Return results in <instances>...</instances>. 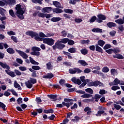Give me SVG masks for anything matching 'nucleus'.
<instances>
[{"mask_svg":"<svg viewBox=\"0 0 124 124\" xmlns=\"http://www.w3.org/2000/svg\"><path fill=\"white\" fill-rule=\"evenodd\" d=\"M71 80L73 82V83H74V84H77L78 85L82 84V82H81V80H80L79 78H76L75 77L72 78Z\"/></svg>","mask_w":124,"mask_h":124,"instance_id":"nucleus-11","label":"nucleus"},{"mask_svg":"<svg viewBox=\"0 0 124 124\" xmlns=\"http://www.w3.org/2000/svg\"><path fill=\"white\" fill-rule=\"evenodd\" d=\"M97 18L95 16H92L89 20L90 23H93L95 21H96Z\"/></svg>","mask_w":124,"mask_h":124,"instance_id":"nucleus-45","label":"nucleus"},{"mask_svg":"<svg viewBox=\"0 0 124 124\" xmlns=\"http://www.w3.org/2000/svg\"><path fill=\"white\" fill-rule=\"evenodd\" d=\"M64 102H67V103L73 102V101H74V100L72 99H69V98H64Z\"/></svg>","mask_w":124,"mask_h":124,"instance_id":"nucleus-55","label":"nucleus"},{"mask_svg":"<svg viewBox=\"0 0 124 124\" xmlns=\"http://www.w3.org/2000/svg\"><path fill=\"white\" fill-rule=\"evenodd\" d=\"M68 44L70 46L74 45V44H75V42L72 40L69 39V40L68 41Z\"/></svg>","mask_w":124,"mask_h":124,"instance_id":"nucleus-59","label":"nucleus"},{"mask_svg":"<svg viewBox=\"0 0 124 124\" xmlns=\"http://www.w3.org/2000/svg\"><path fill=\"white\" fill-rule=\"evenodd\" d=\"M113 82L114 83V85L115 86H118L120 83H121V80H119L118 78H116L113 81Z\"/></svg>","mask_w":124,"mask_h":124,"instance_id":"nucleus-44","label":"nucleus"},{"mask_svg":"<svg viewBox=\"0 0 124 124\" xmlns=\"http://www.w3.org/2000/svg\"><path fill=\"white\" fill-rule=\"evenodd\" d=\"M102 72H104V73L109 72V68H108L107 66L104 67L102 69Z\"/></svg>","mask_w":124,"mask_h":124,"instance_id":"nucleus-49","label":"nucleus"},{"mask_svg":"<svg viewBox=\"0 0 124 124\" xmlns=\"http://www.w3.org/2000/svg\"><path fill=\"white\" fill-rule=\"evenodd\" d=\"M23 6L22 5H20V4H17L16 7V15L17 16L19 19L20 20H24V10H23Z\"/></svg>","mask_w":124,"mask_h":124,"instance_id":"nucleus-2","label":"nucleus"},{"mask_svg":"<svg viewBox=\"0 0 124 124\" xmlns=\"http://www.w3.org/2000/svg\"><path fill=\"white\" fill-rule=\"evenodd\" d=\"M31 55L32 56H36V57H39L40 55V52L39 51H32L31 52Z\"/></svg>","mask_w":124,"mask_h":124,"instance_id":"nucleus-34","label":"nucleus"},{"mask_svg":"<svg viewBox=\"0 0 124 124\" xmlns=\"http://www.w3.org/2000/svg\"><path fill=\"white\" fill-rule=\"evenodd\" d=\"M38 16L41 18H44L45 17V14L43 13H39L38 14Z\"/></svg>","mask_w":124,"mask_h":124,"instance_id":"nucleus-63","label":"nucleus"},{"mask_svg":"<svg viewBox=\"0 0 124 124\" xmlns=\"http://www.w3.org/2000/svg\"><path fill=\"white\" fill-rule=\"evenodd\" d=\"M63 53L64 54V55H66V56H67L68 59H69L70 60H71V59H72L71 54H70L69 52H67L65 51H63Z\"/></svg>","mask_w":124,"mask_h":124,"instance_id":"nucleus-36","label":"nucleus"},{"mask_svg":"<svg viewBox=\"0 0 124 124\" xmlns=\"http://www.w3.org/2000/svg\"><path fill=\"white\" fill-rule=\"evenodd\" d=\"M31 1L33 3H39V4H42V2L40 1L39 0H31Z\"/></svg>","mask_w":124,"mask_h":124,"instance_id":"nucleus-56","label":"nucleus"},{"mask_svg":"<svg viewBox=\"0 0 124 124\" xmlns=\"http://www.w3.org/2000/svg\"><path fill=\"white\" fill-rule=\"evenodd\" d=\"M64 11L65 13H69V14H72L73 13V10L69 9H64Z\"/></svg>","mask_w":124,"mask_h":124,"instance_id":"nucleus-43","label":"nucleus"},{"mask_svg":"<svg viewBox=\"0 0 124 124\" xmlns=\"http://www.w3.org/2000/svg\"><path fill=\"white\" fill-rule=\"evenodd\" d=\"M5 72L8 74V75H9V76H11L12 78H14V77H16V75H15V73L14 72H12L10 71V69L9 70H5Z\"/></svg>","mask_w":124,"mask_h":124,"instance_id":"nucleus-13","label":"nucleus"},{"mask_svg":"<svg viewBox=\"0 0 124 124\" xmlns=\"http://www.w3.org/2000/svg\"><path fill=\"white\" fill-rule=\"evenodd\" d=\"M113 51L114 54H115L112 56L113 58H114V59H118V60H124V56H123V55L121 54H119V53L121 52V49H120V47H115L113 48Z\"/></svg>","mask_w":124,"mask_h":124,"instance_id":"nucleus-3","label":"nucleus"},{"mask_svg":"<svg viewBox=\"0 0 124 124\" xmlns=\"http://www.w3.org/2000/svg\"><path fill=\"white\" fill-rule=\"evenodd\" d=\"M0 65L4 69H7L6 70H9L10 69V67L9 65H7L6 63H3L0 61Z\"/></svg>","mask_w":124,"mask_h":124,"instance_id":"nucleus-12","label":"nucleus"},{"mask_svg":"<svg viewBox=\"0 0 124 124\" xmlns=\"http://www.w3.org/2000/svg\"><path fill=\"white\" fill-rule=\"evenodd\" d=\"M25 84L28 89H31L32 88V84L30 80L25 82Z\"/></svg>","mask_w":124,"mask_h":124,"instance_id":"nucleus-18","label":"nucleus"},{"mask_svg":"<svg viewBox=\"0 0 124 124\" xmlns=\"http://www.w3.org/2000/svg\"><path fill=\"white\" fill-rule=\"evenodd\" d=\"M26 35H29L31 36V38L34 37V39L36 41H43V43L45 44V40H46V38H42L41 37H39V35L35 31H27L26 32Z\"/></svg>","mask_w":124,"mask_h":124,"instance_id":"nucleus-1","label":"nucleus"},{"mask_svg":"<svg viewBox=\"0 0 124 124\" xmlns=\"http://www.w3.org/2000/svg\"><path fill=\"white\" fill-rule=\"evenodd\" d=\"M110 48H112V46L110 44H106L103 47L104 50H107V49H109Z\"/></svg>","mask_w":124,"mask_h":124,"instance_id":"nucleus-50","label":"nucleus"},{"mask_svg":"<svg viewBox=\"0 0 124 124\" xmlns=\"http://www.w3.org/2000/svg\"><path fill=\"white\" fill-rule=\"evenodd\" d=\"M53 10V8L51 7H46L42 8V12L43 13H50Z\"/></svg>","mask_w":124,"mask_h":124,"instance_id":"nucleus-9","label":"nucleus"},{"mask_svg":"<svg viewBox=\"0 0 124 124\" xmlns=\"http://www.w3.org/2000/svg\"><path fill=\"white\" fill-rule=\"evenodd\" d=\"M61 41L58 40L56 43L55 45L52 46V48L53 50H57V48L59 50H62L64 47H65V45L64 44H61Z\"/></svg>","mask_w":124,"mask_h":124,"instance_id":"nucleus-4","label":"nucleus"},{"mask_svg":"<svg viewBox=\"0 0 124 124\" xmlns=\"http://www.w3.org/2000/svg\"><path fill=\"white\" fill-rule=\"evenodd\" d=\"M6 51L7 52V53H8L9 54H15V50H14V49H13V48H11V47H9L8 48H7L6 49Z\"/></svg>","mask_w":124,"mask_h":124,"instance_id":"nucleus-29","label":"nucleus"},{"mask_svg":"<svg viewBox=\"0 0 124 124\" xmlns=\"http://www.w3.org/2000/svg\"><path fill=\"white\" fill-rule=\"evenodd\" d=\"M111 89L112 91H117V90H120V88L119 86H113Z\"/></svg>","mask_w":124,"mask_h":124,"instance_id":"nucleus-61","label":"nucleus"},{"mask_svg":"<svg viewBox=\"0 0 124 124\" xmlns=\"http://www.w3.org/2000/svg\"><path fill=\"white\" fill-rule=\"evenodd\" d=\"M105 44V41L102 40H99V41H98V45L101 46V47H103Z\"/></svg>","mask_w":124,"mask_h":124,"instance_id":"nucleus-32","label":"nucleus"},{"mask_svg":"<svg viewBox=\"0 0 124 124\" xmlns=\"http://www.w3.org/2000/svg\"><path fill=\"white\" fill-rule=\"evenodd\" d=\"M115 23H117V24H118L119 25H124V20L122 18H119L118 19H117L115 20Z\"/></svg>","mask_w":124,"mask_h":124,"instance_id":"nucleus-27","label":"nucleus"},{"mask_svg":"<svg viewBox=\"0 0 124 124\" xmlns=\"http://www.w3.org/2000/svg\"><path fill=\"white\" fill-rule=\"evenodd\" d=\"M107 93L108 92L104 89H101L99 92V93L100 94H101L102 95H103V94H105L106 93Z\"/></svg>","mask_w":124,"mask_h":124,"instance_id":"nucleus-48","label":"nucleus"},{"mask_svg":"<svg viewBox=\"0 0 124 124\" xmlns=\"http://www.w3.org/2000/svg\"><path fill=\"white\" fill-rule=\"evenodd\" d=\"M29 59H30V62L32 64H34L35 65H38V64H39V63L35 61L34 60H33V59H32L31 57H30Z\"/></svg>","mask_w":124,"mask_h":124,"instance_id":"nucleus-23","label":"nucleus"},{"mask_svg":"<svg viewBox=\"0 0 124 124\" xmlns=\"http://www.w3.org/2000/svg\"><path fill=\"white\" fill-rule=\"evenodd\" d=\"M14 87H15V88H16V89H17V88H20V87H21V85L18 84V83H17V81L16 80L14 82Z\"/></svg>","mask_w":124,"mask_h":124,"instance_id":"nucleus-53","label":"nucleus"},{"mask_svg":"<svg viewBox=\"0 0 124 124\" xmlns=\"http://www.w3.org/2000/svg\"><path fill=\"white\" fill-rule=\"evenodd\" d=\"M47 97L49 98H50V99H54V101H57V100H60L62 99V98H61V97H60L58 99V95L57 94H48Z\"/></svg>","mask_w":124,"mask_h":124,"instance_id":"nucleus-8","label":"nucleus"},{"mask_svg":"<svg viewBox=\"0 0 124 124\" xmlns=\"http://www.w3.org/2000/svg\"><path fill=\"white\" fill-rule=\"evenodd\" d=\"M31 69L36 71L37 70H40V69H41V68L38 65H33L32 66Z\"/></svg>","mask_w":124,"mask_h":124,"instance_id":"nucleus-28","label":"nucleus"},{"mask_svg":"<svg viewBox=\"0 0 124 124\" xmlns=\"http://www.w3.org/2000/svg\"><path fill=\"white\" fill-rule=\"evenodd\" d=\"M46 68L47 69H48V70H50L51 69H52V64L51 63V62H49L48 63H47L46 64Z\"/></svg>","mask_w":124,"mask_h":124,"instance_id":"nucleus-39","label":"nucleus"},{"mask_svg":"<svg viewBox=\"0 0 124 124\" xmlns=\"http://www.w3.org/2000/svg\"><path fill=\"white\" fill-rule=\"evenodd\" d=\"M17 104L20 105L23 103V98L19 97L17 99Z\"/></svg>","mask_w":124,"mask_h":124,"instance_id":"nucleus-62","label":"nucleus"},{"mask_svg":"<svg viewBox=\"0 0 124 124\" xmlns=\"http://www.w3.org/2000/svg\"><path fill=\"white\" fill-rule=\"evenodd\" d=\"M53 5L55 6V7H57V8H62V4L58 1H54Z\"/></svg>","mask_w":124,"mask_h":124,"instance_id":"nucleus-16","label":"nucleus"},{"mask_svg":"<svg viewBox=\"0 0 124 124\" xmlns=\"http://www.w3.org/2000/svg\"><path fill=\"white\" fill-rule=\"evenodd\" d=\"M5 107L6 106L3 103L0 102V108H2L3 111H5Z\"/></svg>","mask_w":124,"mask_h":124,"instance_id":"nucleus-47","label":"nucleus"},{"mask_svg":"<svg viewBox=\"0 0 124 124\" xmlns=\"http://www.w3.org/2000/svg\"><path fill=\"white\" fill-rule=\"evenodd\" d=\"M44 113H45L46 114H53V113H54V109L52 108H50L48 110L44 109Z\"/></svg>","mask_w":124,"mask_h":124,"instance_id":"nucleus-26","label":"nucleus"},{"mask_svg":"<svg viewBox=\"0 0 124 124\" xmlns=\"http://www.w3.org/2000/svg\"><path fill=\"white\" fill-rule=\"evenodd\" d=\"M113 106L117 110H120V109L122 108V107L120 105L116 104H113Z\"/></svg>","mask_w":124,"mask_h":124,"instance_id":"nucleus-51","label":"nucleus"},{"mask_svg":"<svg viewBox=\"0 0 124 124\" xmlns=\"http://www.w3.org/2000/svg\"><path fill=\"white\" fill-rule=\"evenodd\" d=\"M15 73H16V75L17 76H21V75H22V73L17 69L15 70Z\"/></svg>","mask_w":124,"mask_h":124,"instance_id":"nucleus-57","label":"nucleus"},{"mask_svg":"<svg viewBox=\"0 0 124 124\" xmlns=\"http://www.w3.org/2000/svg\"><path fill=\"white\" fill-rule=\"evenodd\" d=\"M6 11L5 9L0 7V14L1 16H5V14H4V12Z\"/></svg>","mask_w":124,"mask_h":124,"instance_id":"nucleus-42","label":"nucleus"},{"mask_svg":"<svg viewBox=\"0 0 124 124\" xmlns=\"http://www.w3.org/2000/svg\"><path fill=\"white\" fill-rule=\"evenodd\" d=\"M76 91H77V89L75 88L67 89V92L68 93H72L73 92H76Z\"/></svg>","mask_w":124,"mask_h":124,"instance_id":"nucleus-54","label":"nucleus"},{"mask_svg":"<svg viewBox=\"0 0 124 124\" xmlns=\"http://www.w3.org/2000/svg\"><path fill=\"white\" fill-rule=\"evenodd\" d=\"M52 11L53 13H56L57 14H59L60 13H62V12H63V11L62 9H60V8L52 9Z\"/></svg>","mask_w":124,"mask_h":124,"instance_id":"nucleus-15","label":"nucleus"},{"mask_svg":"<svg viewBox=\"0 0 124 124\" xmlns=\"http://www.w3.org/2000/svg\"><path fill=\"white\" fill-rule=\"evenodd\" d=\"M30 79H29L30 81L32 83V85H33L34 84H36L37 83V80L36 78H30Z\"/></svg>","mask_w":124,"mask_h":124,"instance_id":"nucleus-38","label":"nucleus"},{"mask_svg":"<svg viewBox=\"0 0 124 124\" xmlns=\"http://www.w3.org/2000/svg\"><path fill=\"white\" fill-rule=\"evenodd\" d=\"M39 35L40 37H42V38L47 37V36L45 34H44V33H43L42 32H40L39 33Z\"/></svg>","mask_w":124,"mask_h":124,"instance_id":"nucleus-58","label":"nucleus"},{"mask_svg":"<svg viewBox=\"0 0 124 124\" xmlns=\"http://www.w3.org/2000/svg\"><path fill=\"white\" fill-rule=\"evenodd\" d=\"M105 52L106 53H108V54H112L113 51V49L112 48H110L109 49H108V50H106L105 51Z\"/></svg>","mask_w":124,"mask_h":124,"instance_id":"nucleus-64","label":"nucleus"},{"mask_svg":"<svg viewBox=\"0 0 124 124\" xmlns=\"http://www.w3.org/2000/svg\"><path fill=\"white\" fill-rule=\"evenodd\" d=\"M16 51L20 55V56H21V57H22L23 59H28L29 58L28 55L23 51L18 49H16Z\"/></svg>","mask_w":124,"mask_h":124,"instance_id":"nucleus-7","label":"nucleus"},{"mask_svg":"<svg viewBox=\"0 0 124 124\" xmlns=\"http://www.w3.org/2000/svg\"><path fill=\"white\" fill-rule=\"evenodd\" d=\"M92 96H93V95L91 94L84 93L81 96V97H82V98H89L90 97H92Z\"/></svg>","mask_w":124,"mask_h":124,"instance_id":"nucleus-25","label":"nucleus"},{"mask_svg":"<svg viewBox=\"0 0 124 124\" xmlns=\"http://www.w3.org/2000/svg\"><path fill=\"white\" fill-rule=\"evenodd\" d=\"M98 109L99 110H98L97 113L96 114V117H98V116L99 117H100V116H101V115H102V114L105 112V111L103 110H104V108H103L102 106H100Z\"/></svg>","mask_w":124,"mask_h":124,"instance_id":"nucleus-10","label":"nucleus"},{"mask_svg":"<svg viewBox=\"0 0 124 124\" xmlns=\"http://www.w3.org/2000/svg\"><path fill=\"white\" fill-rule=\"evenodd\" d=\"M29 70L30 71H31V72H32L31 75V77H32L33 78H35L37 77V75H36V71H34L31 68H30Z\"/></svg>","mask_w":124,"mask_h":124,"instance_id":"nucleus-20","label":"nucleus"},{"mask_svg":"<svg viewBox=\"0 0 124 124\" xmlns=\"http://www.w3.org/2000/svg\"><path fill=\"white\" fill-rule=\"evenodd\" d=\"M32 51H33L34 52H36V51H38V52L41 51V49H40L39 47L37 46H33L31 48Z\"/></svg>","mask_w":124,"mask_h":124,"instance_id":"nucleus-40","label":"nucleus"},{"mask_svg":"<svg viewBox=\"0 0 124 124\" xmlns=\"http://www.w3.org/2000/svg\"><path fill=\"white\" fill-rule=\"evenodd\" d=\"M85 92H86V93H89L90 94H93V90L92 88H87L85 89Z\"/></svg>","mask_w":124,"mask_h":124,"instance_id":"nucleus-46","label":"nucleus"},{"mask_svg":"<svg viewBox=\"0 0 124 124\" xmlns=\"http://www.w3.org/2000/svg\"><path fill=\"white\" fill-rule=\"evenodd\" d=\"M95 51L103 54V49L100 46H98V45H95Z\"/></svg>","mask_w":124,"mask_h":124,"instance_id":"nucleus-19","label":"nucleus"},{"mask_svg":"<svg viewBox=\"0 0 124 124\" xmlns=\"http://www.w3.org/2000/svg\"><path fill=\"white\" fill-rule=\"evenodd\" d=\"M94 84V87H98V86H103V83H102L101 82L96 80L94 81H93Z\"/></svg>","mask_w":124,"mask_h":124,"instance_id":"nucleus-22","label":"nucleus"},{"mask_svg":"<svg viewBox=\"0 0 124 124\" xmlns=\"http://www.w3.org/2000/svg\"><path fill=\"white\" fill-rule=\"evenodd\" d=\"M64 83H65V79H60L59 81V84L60 85H61V86H62V87H63V86H65L64 85Z\"/></svg>","mask_w":124,"mask_h":124,"instance_id":"nucleus-52","label":"nucleus"},{"mask_svg":"<svg viewBox=\"0 0 124 124\" xmlns=\"http://www.w3.org/2000/svg\"><path fill=\"white\" fill-rule=\"evenodd\" d=\"M101 95H99V94H95L94 95L95 101L96 102H98V100L101 97Z\"/></svg>","mask_w":124,"mask_h":124,"instance_id":"nucleus-35","label":"nucleus"},{"mask_svg":"<svg viewBox=\"0 0 124 124\" xmlns=\"http://www.w3.org/2000/svg\"><path fill=\"white\" fill-rule=\"evenodd\" d=\"M92 31L93 32H100L101 33L102 32V29L97 28H94L92 30Z\"/></svg>","mask_w":124,"mask_h":124,"instance_id":"nucleus-31","label":"nucleus"},{"mask_svg":"<svg viewBox=\"0 0 124 124\" xmlns=\"http://www.w3.org/2000/svg\"><path fill=\"white\" fill-rule=\"evenodd\" d=\"M118 30H119L120 31H121V32H122V31H124V25H119V26H118Z\"/></svg>","mask_w":124,"mask_h":124,"instance_id":"nucleus-60","label":"nucleus"},{"mask_svg":"<svg viewBox=\"0 0 124 124\" xmlns=\"http://www.w3.org/2000/svg\"><path fill=\"white\" fill-rule=\"evenodd\" d=\"M68 51L69 52V53L73 54L76 52V48L74 47H71L68 49Z\"/></svg>","mask_w":124,"mask_h":124,"instance_id":"nucleus-41","label":"nucleus"},{"mask_svg":"<svg viewBox=\"0 0 124 124\" xmlns=\"http://www.w3.org/2000/svg\"><path fill=\"white\" fill-rule=\"evenodd\" d=\"M80 52L82 55H88V53H89V51L87 48H82L80 50Z\"/></svg>","mask_w":124,"mask_h":124,"instance_id":"nucleus-30","label":"nucleus"},{"mask_svg":"<svg viewBox=\"0 0 124 124\" xmlns=\"http://www.w3.org/2000/svg\"><path fill=\"white\" fill-rule=\"evenodd\" d=\"M97 19H96V22L97 23H102L103 21L106 20V16L102 15V14H99L97 16Z\"/></svg>","mask_w":124,"mask_h":124,"instance_id":"nucleus-5","label":"nucleus"},{"mask_svg":"<svg viewBox=\"0 0 124 124\" xmlns=\"http://www.w3.org/2000/svg\"><path fill=\"white\" fill-rule=\"evenodd\" d=\"M62 20V17H53L51 19V22L56 23V22H60Z\"/></svg>","mask_w":124,"mask_h":124,"instance_id":"nucleus-17","label":"nucleus"},{"mask_svg":"<svg viewBox=\"0 0 124 124\" xmlns=\"http://www.w3.org/2000/svg\"><path fill=\"white\" fill-rule=\"evenodd\" d=\"M107 26L108 28H113V27H117V24L114 22H109L107 24Z\"/></svg>","mask_w":124,"mask_h":124,"instance_id":"nucleus-24","label":"nucleus"},{"mask_svg":"<svg viewBox=\"0 0 124 124\" xmlns=\"http://www.w3.org/2000/svg\"><path fill=\"white\" fill-rule=\"evenodd\" d=\"M78 63H79L82 66H86L88 65V63L84 60H78Z\"/></svg>","mask_w":124,"mask_h":124,"instance_id":"nucleus-21","label":"nucleus"},{"mask_svg":"<svg viewBox=\"0 0 124 124\" xmlns=\"http://www.w3.org/2000/svg\"><path fill=\"white\" fill-rule=\"evenodd\" d=\"M9 13L11 17H13V18H16V14H14V11H13V10H10L9 11Z\"/></svg>","mask_w":124,"mask_h":124,"instance_id":"nucleus-33","label":"nucleus"},{"mask_svg":"<svg viewBox=\"0 0 124 124\" xmlns=\"http://www.w3.org/2000/svg\"><path fill=\"white\" fill-rule=\"evenodd\" d=\"M54 77V74L52 73H48L46 75H44L43 78L45 79H52Z\"/></svg>","mask_w":124,"mask_h":124,"instance_id":"nucleus-14","label":"nucleus"},{"mask_svg":"<svg viewBox=\"0 0 124 124\" xmlns=\"http://www.w3.org/2000/svg\"><path fill=\"white\" fill-rule=\"evenodd\" d=\"M55 43V40L50 38H46V40H45V44H47L49 46H52L54 45Z\"/></svg>","mask_w":124,"mask_h":124,"instance_id":"nucleus-6","label":"nucleus"},{"mask_svg":"<svg viewBox=\"0 0 124 124\" xmlns=\"http://www.w3.org/2000/svg\"><path fill=\"white\" fill-rule=\"evenodd\" d=\"M68 40H69V39L67 38H64L61 39V41H60L61 43H63V44H65L68 42Z\"/></svg>","mask_w":124,"mask_h":124,"instance_id":"nucleus-37","label":"nucleus"}]
</instances>
